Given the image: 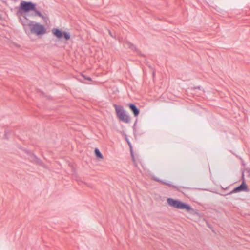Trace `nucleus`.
Returning a JSON list of instances; mask_svg holds the SVG:
<instances>
[{"instance_id":"nucleus-1","label":"nucleus","mask_w":250,"mask_h":250,"mask_svg":"<svg viewBox=\"0 0 250 250\" xmlns=\"http://www.w3.org/2000/svg\"><path fill=\"white\" fill-rule=\"evenodd\" d=\"M30 12L28 16L30 17H39L44 19L45 17L41 13V12L37 9L36 4L31 1H21L19 7V9L17 12V14H20L22 16L23 18H19V21L24 27V29L26 33H29L28 30L26 27L29 26L30 24H32L33 21L29 20L25 13Z\"/></svg>"},{"instance_id":"nucleus-2","label":"nucleus","mask_w":250,"mask_h":250,"mask_svg":"<svg viewBox=\"0 0 250 250\" xmlns=\"http://www.w3.org/2000/svg\"><path fill=\"white\" fill-rule=\"evenodd\" d=\"M167 204L172 207L181 209H186L188 211L192 210L191 207L188 204L184 203L178 199L171 198L167 199Z\"/></svg>"},{"instance_id":"nucleus-3","label":"nucleus","mask_w":250,"mask_h":250,"mask_svg":"<svg viewBox=\"0 0 250 250\" xmlns=\"http://www.w3.org/2000/svg\"><path fill=\"white\" fill-rule=\"evenodd\" d=\"M113 106L115 108L117 117L121 121L125 123H129L130 122L129 116L125 113V111L122 105L114 104Z\"/></svg>"},{"instance_id":"nucleus-4","label":"nucleus","mask_w":250,"mask_h":250,"mask_svg":"<svg viewBox=\"0 0 250 250\" xmlns=\"http://www.w3.org/2000/svg\"><path fill=\"white\" fill-rule=\"evenodd\" d=\"M29 34H35L37 36H40L44 34L46 32L45 27L39 23H32L30 24V28L28 30Z\"/></svg>"},{"instance_id":"nucleus-5","label":"nucleus","mask_w":250,"mask_h":250,"mask_svg":"<svg viewBox=\"0 0 250 250\" xmlns=\"http://www.w3.org/2000/svg\"><path fill=\"white\" fill-rule=\"evenodd\" d=\"M51 32L53 35L59 40L63 38L65 40L68 41L71 38L69 32L62 31L59 28H53Z\"/></svg>"},{"instance_id":"nucleus-6","label":"nucleus","mask_w":250,"mask_h":250,"mask_svg":"<svg viewBox=\"0 0 250 250\" xmlns=\"http://www.w3.org/2000/svg\"><path fill=\"white\" fill-rule=\"evenodd\" d=\"M242 182L240 186L235 188L231 192L223 195L227 196L229 195H231L234 193H237L242 191H248L249 189L248 188V186L245 182L244 173H242Z\"/></svg>"},{"instance_id":"nucleus-7","label":"nucleus","mask_w":250,"mask_h":250,"mask_svg":"<svg viewBox=\"0 0 250 250\" xmlns=\"http://www.w3.org/2000/svg\"><path fill=\"white\" fill-rule=\"evenodd\" d=\"M129 109L133 112L135 117H137L140 113L139 109L136 106V105L132 103H130L128 104Z\"/></svg>"},{"instance_id":"nucleus-8","label":"nucleus","mask_w":250,"mask_h":250,"mask_svg":"<svg viewBox=\"0 0 250 250\" xmlns=\"http://www.w3.org/2000/svg\"><path fill=\"white\" fill-rule=\"evenodd\" d=\"M125 47L128 48L132 50L135 51L137 54H140V51L136 47V46L129 41H125L124 43Z\"/></svg>"},{"instance_id":"nucleus-9","label":"nucleus","mask_w":250,"mask_h":250,"mask_svg":"<svg viewBox=\"0 0 250 250\" xmlns=\"http://www.w3.org/2000/svg\"><path fill=\"white\" fill-rule=\"evenodd\" d=\"M27 153L29 155V160L32 163H34V162H35L36 158H37V157L35 154H34L33 153L29 151H27Z\"/></svg>"},{"instance_id":"nucleus-10","label":"nucleus","mask_w":250,"mask_h":250,"mask_svg":"<svg viewBox=\"0 0 250 250\" xmlns=\"http://www.w3.org/2000/svg\"><path fill=\"white\" fill-rule=\"evenodd\" d=\"M94 152H95V154L96 157L98 159L103 158V156L102 154L101 153V152L100 151V150H99V149H98L97 148H95L94 150Z\"/></svg>"},{"instance_id":"nucleus-11","label":"nucleus","mask_w":250,"mask_h":250,"mask_svg":"<svg viewBox=\"0 0 250 250\" xmlns=\"http://www.w3.org/2000/svg\"><path fill=\"white\" fill-rule=\"evenodd\" d=\"M34 164H36L41 166L42 167H45V165L44 164V163L38 157L36 158L35 162H34Z\"/></svg>"},{"instance_id":"nucleus-12","label":"nucleus","mask_w":250,"mask_h":250,"mask_svg":"<svg viewBox=\"0 0 250 250\" xmlns=\"http://www.w3.org/2000/svg\"><path fill=\"white\" fill-rule=\"evenodd\" d=\"M127 143H128V145L129 146L130 149V154H131V157L132 158V160L134 161V155H133V153L131 144V143L130 142H128Z\"/></svg>"},{"instance_id":"nucleus-13","label":"nucleus","mask_w":250,"mask_h":250,"mask_svg":"<svg viewBox=\"0 0 250 250\" xmlns=\"http://www.w3.org/2000/svg\"><path fill=\"white\" fill-rule=\"evenodd\" d=\"M127 143H128V145L129 146L130 149V154H131V157L132 158V160L134 161V155H133V153L131 144V143L130 142H128Z\"/></svg>"},{"instance_id":"nucleus-14","label":"nucleus","mask_w":250,"mask_h":250,"mask_svg":"<svg viewBox=\"0 0 250 250\" xmlns=\"http://www.w3.org/2000/svg\"><path fill=\"white\" fill-rule=\"evenodd\" d=\"M161 183L164 184V185H167L169 187H173V188H175V186L169 183H167L166 182H164L162 180V182H160Z\"/></svg>"},{"instance_id":"nucleus-15","label":"nucleus","mask_w":250,"mask_h":250,"mask_svg":"<svg viewBox=\"0 0 250 250\" xmlns=\"http://www.w3.org/2000/svg\"><path fill=\"white\" fill-rule=\"evenodd\" d=\"M9 133V131L8 130H5V133H4V137L5 138L7 139V135Z\"/></svg>"},{"instance_id":"nucleus-16","label":"nucleus","mask_w":250,"mask_h":250,"mask_svg":"<svg viewBox=\"0 0 250 250\" xmlns=\"http://www.w3.org/2000/svg\"><path fill=\"white\" fill-rule=\"evenodd\" d=\"M109 34L110 35L111 37H113V36L111 33V32L110 30H108Z\"/></svg>"},{"instance_id":"nucleus-17","label":"nucleus","mask_w":250,"mask_h":250,"mask_svg":"<svg viewBox=\"0 0 250 250\" xmlns=\"http://www.w3.org/2000/svg\"><path fill=\"white\" fill-rule=\"evenodd\" d=\"M155 180L156 181H158V182H162V180H160L158 178H155Z\"/></svg>"},{"instance_id":"nucleus-18","label":"nucleus","mask_w":250,"mask_h":250,"mask_svg":"<svg viewBox=\"0 0 250 250\" xmlns=\"http://www.w3.org/2000/svg\"><path fill=\"white\" fill-rule=\"evenodd\" d=\"M87 80H89V81H91V79L90 78V77H87L86 78Z\"/></svg>"},{"instance_id":"nucleus-19","label":"nucleus","mask_w":250,"mask_h":250,"mask_svg":"<svg viewBox=\"0 0 250 250\" xmlns=\"http://www.w3.org/2000/svg\"><path fill=\"white\" fill-rule=\"evenodd\" d=\"M155 74V72L154 71H153V76L154 77Z\"/></svg>"},{"instance_id":"nucleus-20","label":"nucleus","mask_w":250,"mask_h":250,"mask_svg":"<svg viewBox=\"0 0 250 250\" xmlns=\"http://www.w3.org/2000/svg\"><path fill=\"white\" fill-rule=\"evenodd\" d=\"M137 123V121H135V123L134 124V125L133 126H134L135 125H136V124Z\"/></svg>"},{"instance_id":"nucleus-21","label":"nucleus","mask_w":250,"mask_h":250,"mask_svg":"<svg viewBox=\"0 0 250 250\" xmlns=\"http://www.w3.org/2000/svg\"><path fill=\"white\" fill-rule=\"evenodd\" d=\"M126 140L127 143L129 142V140H128V139H127V138H126Z\"/></svg>"},{"instance_id":"nucleus-22","label":"nucleus","mask_w":250,"mask_h":250,"mask_svg":"<svg viewBox=\"0 0 250 250\" xmlns=\"http://www.w3.org/2000/svg\"><path fill=\"white\" fill-rule=\"evenodd\" d=\"M11 0L14 1V2H16L18 0Z\"/></svg>"},{"instance_id":"nucleus-23","label":"nucleus","mask_w":250,"mask_h":250,"mask_svg":"<svg viewBox=\"0 0 250 250\" xmlns=\"http://www.w3.org/2000/svg\"><path fill=\"white\" fill-rule=\"evenodd\" d=\"M195 89H196L197 88L196 87H195ZM198 89H200V87H198L197 88Z\"/></svg>"}]
</instances>
